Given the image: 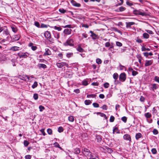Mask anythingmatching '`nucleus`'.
I'll list each match as a JSON object with an SVG mask.
<instances>
[{"label": "nucleus", "mask_w": 159, "mask_h": 159, "mask_svg": "<svg viewBox=\"0 0 159 159\" xmlns=\"http://www.w3.org/2000/svg\"><path fill=\"white\" fill-rule=\"evenodd\" d=\"M153 132L154 134L156 135L158 134V131L156 129H154L153 130Z\"/></svg>", "instance_id": "obj_62"}, {"label": "nucleus", "mask_w": 159, "mask_h": 159, "mask_svg": "<svg viewBox=\"0 0 159 159\" xmlns=\"http://www.w3.org/2000/svg\"><path fill=\"white\" fill-rule=\"evenodd\" d=\"M48 27V25H45L43 23L41 24L40 25V28H47Z\"/></svg>", "instance_id": "obj_43"}, {"label": "nucleus", "mask_w": 159, "mask_h": 159, "mask_svg": "<svg viewBox=\"0 0 159 159\" xmlns=\"http://www.w3.org/2000/svg\"><path fill=\"white\" fill-rule=\"evenodd\" d=\"M38 66L40 68H43V69L46 68L47 67L46 66L43 64H38Z\"/></svg>", "instance_id": "obj_22"}, {"label": "nucleus", "mask_w": 159, "mask_h": 159, "mask_svg": "<svg viewBox=\"0 0 159 159\" xmlns=\"http://www.w3.org/2000/svg\"><path fill=\"white\" fill-rule=\"evenodd\" d=\"M51 54V52L50 50L48 48L45 49V52L44 53V55H49Z\"/></svg>", "instance_id": "obj_21"}, {"label": "nucleus", "mask_w": 159, "mask_h": 159, "mask_svg": "<svg viewBox=\"0 0 159 159\" xmlns=\"http://www.w3.org/2000/svg\"><path fill=\"white\" fill-rule=\"evenodd\" d=\"M109 84L108 83L106 82L104 84V86L105 88H107L109 87Z\"/></svg>", "instance_id": "obj_54"}, {"label": "nucleus", "mask_w": 159, "mask_h": 159, "mask_svg": "<svg viewBox=\"0 0 159 159\" xmlns=\"http://www.w3.org/2000/svg\"><path fill=\"white\" fill-rule=\"evenodd\" d=\"M115 133L117 134H119L120 133L117 127H115L113 129V133L114 134Z\"/></svg>", "instance_id": "obj_28"}, {"label": "nucleus", "mask_w": 159, "mask_h": 159, "mask_svg": "<svg viewBox=\"0 0 159 159\" xmlns=\"http://www.w3.org/2000/svg\"><path fill=\"white\" fill-rule=\"evenodd\" d=\"M54 29L56 30H57L58 31H61L62 30V28H61L60 27H58L56 26H55L53 27Z\"/></svg>", "instance_id": "obj_41"}, {"label": "nucleus", "mask_w": 159, "mask_h": 159, "mask_svg": "<svg viewBox=\"0 0 159 159\" xmlns=\"http://www.w3.org/2000/svg\"><path fill=\"white\" fill-rule=\"evenodd\" d=\"M63 127H59L58 129V131L59 133L62 132L63 131Z\"/></svg>", "instance_id": "obj_47"}, {"label": "nucleus", "mask_w": 159, "mask_h": 159, "mask_svg": "<svg viewBox=\"0 0 159 159\" xmlns=\"http://www.w3.org/2000/svg\"><path fill=\"white\" fill-rule=\"evenodd\" d=\"M123 139L124 140L128 141L129 142H131V141L130 136L128 134H125L124 135Z\"/></svg>", "instance_id": "obj_12"}, {"label": "nucleus", "mask_w": 159, "mask_h": 159, "mask_svg": "<svg viewBox=\"0 0 159 159\" xmlns=\"http://www.w3.org/2000/svg\"><path fill=\"white\" fill-rule=\"evenodd\" d=\"M96 139L98 142L99 143L101 142L102 139V137L100 135H96Z\"/></svg>", "instance_id": "obj_19"}, {"label": "nucleus", "mask_w": 159, "mask_h": 159, "mask_svg": "<svg viewBox=\"0 0 159 159\" xmlns=\"http://www.w3.org/2000/svg\"><path fill=\"white\" fill-rule=\"evenodd\" d=\"M98 113L100 114V116L101 117H104L106 119H107V117L106 115L104 113L101 112H98Z\"/></svg>", "instance_id": "obj_34"}, {"label": "nucleus", "mask_w": 159, "mask_h": 159, "mask_svg": "<svg viewBox=\"0 0 159 159\" xmlns=\"http://www.w3.org/2000/svg\"><path fill=\"white\" fill-rule=\"evenodd\" d=\"M34 25L37 27L38 28H40V25L39 22L37 21H35L34 23Z\"/></svg>", "instance_id": "obj_40"}, {"label": "nucleus", "mask_w": 159, "mask_h": 159, "mask_svg": "<svg viewBox=\"0 0 159 159\" xmlns=\"http://www.w3.org/2000/svg\"><path fill=\"white\" fill-rule=\"evenodd\" d=\"M59 11L62 14H64L66 12V10L62 8L59 9Z\"/></svg>", "instance_id": "obj_35"}, {"label": "nucleus", "mask_w": 159, "mask_h": 159, "mask_svg": "<svg viewBox=\"0 0 159 159\" xmlns=\"http://www.w3.org/2000/svg\"><path fill=\"white\" fill-rule=\"evenodd\" d=\"M53 145L54 146V147H56L58 148L61 149H62L61 148L60 146V145L57 142L55 143H54Z\"/></svg>", "instance_id": "obj_36"}, {"label": "nucleus", "mask_w": 159, "mask_h": 159, "mask_svg": "<svg viewBox=\"0 0 159 159\" xmlns=\"http://www.w3.org/2000/svg\"><path fill=\"white\" fill-rule=\"evenodd\" d=\"M68 120L71 122L74 121V117L72 116H70L68 117Z\"/></svg>", "instance_id": "obj_33"}, {"label": "nucleus", "mask_w": 159, "mask_h": 159, "mask_svg": "<svg viewBox=\"0 0 159 159\" xmlns=\"http://www.w3.org/2000/svg\"><path fill=\"white\" fill-rule=\"evenodd\" d=\"M28 54L27 53H19V55L20 58L22 57L25 58L27 56Z\"/></svg>", "instance_id": "obj_14"}, {"label": "nucleus", "mask_w": 159, "mask_h": 159, "mask_svg": "<svg viewBox=\"0 0 159 159\" xmlns=\"http://www.w3.org/2000/svg\"><path fill=\"white\" fill-rule=\"evenodd\" d=\"M52 33L54 36V37L55 38L57 39H58L60 38V35L59 33L54 30H53L52 31Z\"/></svg>", "instance_id": "obj_13"}, {"label": "nucleus", "mask_w": 159, "mask_h": 159, "mask_svg": "<svg viewBox=\"0 0 159 159\" xmlns=\"http://www.w3.org/2000/svg\"><path fill=\"white\" fill-rule=\"evenodd\" d=\"M145 31H146L147 33L151 34H153L152 31L150 30H145Z\"/></svg>", "instance_id": "obj_60"}, {"label": "nucleus", "mask_w": 159, "mask_h": 159, "mask_svg": "<svg viewBox=\"0 0 159 159\" xmlns=\"http://www.w3.org/2000/svg\"><path fill=\"white\" fill-rule=\"evenodd\" d=\"M116 46L115 45L113 44V43H111V44H110V48H109V49L110 50V51H111L112 52H114V51L113 52H112V49H114V48L115 47H116Z\"/></svg>", "instance_id": "obj_23"}, {"label": "nucleus", "mask_w": 159, "mask_h": 159, "mask_svg": "<svg viewBox=\"0 0 159 159\" xmlns=\"http://www.w3.org/2000/svg\"><path fill=\"white\" fill-rule=\"evenodd\" d=\"M80 152V149L78 148H76L74 150V152L75 154H78Z\"/></svg>", "instance_id": "obj_25"}, {"label": "nucleus", "mask_w": 159, "mask_h": 159, "mask_svg": "<svg viewBox=\"0 0 159 159\" xmlns=\"http://www.w3.org/2000/svg\"><path fill=\"white\" fill-rule=\"evenodd\" d=\"M116 44L117 46L119 47L122 46V44L121 43L118 41L116 42Z\"/></svg>", "instance_id": "obj_46"}, {"label": "nucleus", "mask_w": 159, "mask_h": 159, "mask_svg": "<svg viewBox=\"0 0 159 159\" xmlns=\"http://www.w3.org/2000/svg\"><path fill=\"white\" fill-rule=\"evenodd\" d=\"M125 10L126 8L125 7L123 6H121L117 9L116 11L117 12H121L125 11Z\"/></svg>", "instance_id": "obj_17"}, {"label": "nucleus", "mask_w": 159, "mask_h": 159, "mask_svg": "<svg viewBox=\"0 0 159 159\" xmlns=\"http://www.w3.org/2000/svg\"><path fill=\"white\" fill-rule=\"evenodd\" d=\"M151 152L152 154H156L157 153V151L156 148H153L152 149Z\"/></svg>", "instance_id": "obj_45"}, {"label": "nucleus", "mask_w": 159, "mask_h": 159, "mask_svg": "<svg viewBox=\"0 0 159 159\" xmlns=\"http://www.w3.org/2000/svg\"><path fill=\"white\" fill-rule=\"evenodd\" d=\"M18 77L19 78L24 81H29L30 80V77L27 75H23L22 76L21 75H19Z\"/></svg>", "instance_id": "obj_7"}, {"label": "nucleus", "mask_w": 159, "mask_h": 159, "mask_svg": "<svg viewBox=\"0 0 159 159\" xmlns=\"http://www.w3.org/2000/svg\"><path fill=\"white\" fill-rule=\"evenodd\" d=\"M101 108L103 109L104 110H107V107L106 105H104L103 106L101 107Z\"/></svg>", "instance_id": "obj_64"}, {"label": "nucleus", "mask_w": 159, "mask_h": 159, "mask_svg": "<svg viewBox=\"0 0 159 159\" xmlns=\"http://www.w3.org/2000/svg\"><path fill=\"white\" fill-rule=\"evenodd\" d=\"M152 63V60L146 61V63L145 64V66H147L151 65Z\"/></svg>", "instance_id": "obj_20"}, {"label": "nucleus", "mask_w": 159, "mask_h": 159, "mask_svg": "<svg viewBox=\"0 0 159 159\" xmlns=\"http://www.w3.org/2000/svg\"><path fill=\"white\" fill-rule=\"evenodd\" d=\"M93 106L94 107L98 108V107H99V104L98 103H93Z\"/></svg>", "instance_id": "obj_52"}, {"label": "nucleus", "mask_w": 159, "mask_h": 159, "mask_svg": "<svg viewBox=\"0 0 159 159\" xmlns=\"http://www.w3.org/2000/svg\"><path fill=\"white\" fill-rule=\"evenodd\" d=\"M73 55V53L72 52L67 53L66 56L67 57L69 58L72 57Z\"/></svg>", "instance_id": "obj_44"}, {"label": "nucleus", "mask_w": 159, "mask_h": 159, "mask_svg": "<svg viewBox=\"0 0 159 159\" xmlns=\"http://www.w3.org/2000/svg\"><path fill=\"white\" fill-rule=\"evenodd\" d=\"M84 102L85 104L87 105H89L91 103V102L90 100H86L84 101Z\"/></svg>", "instance_id": "obj_39"}, {"label": "nucleus", "mask_w": 159, "mask_h": 159, "mask_svg": "<svg viewBox=\"0 0 159 159\" xmlns=\"http://www.w3.org/2000/svg\"><path fill=\"white\" fill-rule=\"evenodd\" d=\"M39 108L40 111H42L44 109V107L42 105L39 106Z\"/></svg>", "instance_id": "obj_57"}, {"label": "nucleus", "mask_w": 159, "mask_h": 159, "mask_svg": "<svg viewBox=\"0 0 159 159\" xmlns=\"http://www.w3.org/2000/svg\"><path fill=\"white\" fill-rule=\"evenodd\" d=\"M29 143V142L26 140H25L24 142V145L26 147L28 145Z\"/></svg>", "instance_id": "obj_58"}, {"label": "nucleus", "mask_w": 159, "mask_h": 159, "mask_svg": "<svg viewBox=\"0 0 159 159\" xmlns=\"http://www.w3.org/2000/svg\"><path fill=\"white\" fill-rule=\"evenodd\" d=\"M126 4L127 5L129 6H131L133 5V3L131 1L129 2V1H126Z\"/></svg>", "instance_id": "obj_42"}, {"label": "nucleus", "mask_w": 159, "mask_h": 159, "mask_svg": "<svg viewBox=\"0 0 159 159\" xmlns=\"http://www.w3.org/2000/svg\"><path fill=\"white\" fill-rule=\"evenodd\" d=\"M121 120L125 123H126L127 120V118L125 116H123L122 117Z\"/></svg>", "instance_id": "obj_49"}, {"label": "nucleus", "mask_w": 159, "mask_h": 159, "mask_svg": "<svg viewBox=\"0 0 159 159\" xmlns=\"http://www.w3.org/2000/svg\"><path fill=\"white\" fill-rule=\"evenodd\" d=\"M96 95L95 94H88L87 95V98H95Z\"/></svg>", "instance_id": "obj_51"}, {"label": "nucleus", "mask_w": 159, "mask_h": 159, "mask_svg": "<svg viewBox=\"0 0 159 159\" xmlns=\"http://www.w3.org/2000/svg\"><path fill=\"white\" fill-rule=\"evenodd\" d=\"M82 152L84 155L86 157H92L91 153L90 150L86 148H83Z\"/></svg>", "instance_id": "obj_5"}, {"label": "nucleus", "mask_w": 159, "mask_h": 159, "mask_svg": "<svg viewBox=\"0 0 159 159\" xmlns=\"http://www.w3.org/2000/svg\"><path fill=\"white\" fill-rule=\"evenodd\" d=\"M38 85V83L36 81H35L34 84L32 86V87L33 89H34L36 88Z\"/></svg>", "instance_id": "obj_37"}, {"label": "nucleus", "mask_w": 159, "mask_h": 159, "mask_svg": "<svg viewBox=\"0 0 159 159\" xmlns=\"http://www.w3.org/2000/svg\"><path fill=\"white\" fill-rule=\"evenodd\" d=\"M126 79V75L125 73H121L119 75V80L120 81L124 82Z\"/></svg>", "instance_id": "obj_8"}, {"label": "nucleus", "mask_w": 159, "mask_h": 159, "mask_svg": "<svg viewBox=\"0 0 159 159\" xmlns=\"http://www.w3.org/2000/svg\"><path fill=\"white\" fill-rule=\"evenodd\" d=\"M82 39H83V38H86L87 37L88 35V34L85 33H84L82 34Z\"/></svg>", "instance_id": "obj_56"}, {"label": "nucleus", "mask_w": 159, "mask_h": 159, "mask_svg": "<svg viewBox=\"0 0 159 159\" xmlns=\"http://www.w3.org/2000/svg\"><path fill=\"white\" fill-rule=\"evenodd\" d=\"M72 31V30L70 29L66 28L64 29L63 33L65 36L71 34Z\"/></svg>", "instance_id": "obj_9"}, {"label": "nucleus", "mask_w": 159, "mask_h": 159, "mask_svg": "<svg viewBox=\"0 0 159 159\" xmlns=\"http://www.w3.org/2000/svg\"><path fill=\"white\" fill-rule=\"evenodd\" d=\"M20 38V36L19 34H14L11 37L10 41L11 42L19 40Z\"/></svg>", "instance_id": "obj_6"}, {"label": "nucleus", "mask_w": 159, "mask_h": 159, "mask_svg": "<svg viewBox=\"0 0 159 159\" xmlns=\"http://www.w3.org/2000/svg\"><path fill=\"white\" fill-rule=\"evenodd\" d=\"M133 13L136 15H141L142 16H146L147 15L146 12H144L143 10L141 9H134L133 11Z\"/></svg>", "instance_id": "obj_2"}, {"label": "nucleus", "mask_w": 159, "mask_h": 159, "mask_svg": "<svg viewBox=\"0 0 159 159\" xmlns=\"http://www.w3.org/2000/svg\"><path fill=\"white\" fill-rule=\"evenodd\" d=\"M143 36L144 39H147L149 38V35L148 33H145L143 34Z\"/></svg>", "instance_id": "obj_27"}, {"label": "nucleus", "mask_w": 159, "mask_h": 159, "mask_svg": "<svg viewBox=\"0 0 159 159\" xmlns=\"http://www.w3.org/2000/svg\"><path fill=\"white\" fill-rule=\"evenodd\" d=\"M135 24L134 22H126V27L127 28H130L131 27V25H133Z\"/></svg>", "instance_id": "obj_16"}, {"label": "nucleus", "mask_w": 159, "mask_h": 159, "mask_svg": "<svg viewBox=\"0 0 159 159\" xmlns=\"http://www.w3.org/2000/svg\"><path fill=\"white\" fill-rule=\"evenodd\" d=\"M118 75L117 73H114L113 75V78L115 80H117L118 79Z\"/></svg>", "instance_id": "obj_38"}, {"label": "nucleus", "mask_w": 159, "mask_h": 159, "mask_svg": "<svg viewBox=\"0 0 159 159\" xmlns=\"http://www.w3.org/2000/svg\"><path fill=\"white\" fill-rule=\"evenodd\" d=\"M33 98L35 100H37L38 98V95L37 93L34 94Z\"/></svg>", "instance_id": "obj_50"}, {"label": "nucleus", "mask_w": 159, "mask_h": 159, "mask_svg": "<svg viewBox=\"0 0 159 159\" xmlns=\"http://www.w3.org/2000/svg\"><path fill=\"white\" fill-rule=\"evenodd\" d=\"M142 134L140 133H137L136 134L135 136V138L137 140L139 138L141 137Z\"/></svg>", "instance_id": "obj_30"}, {"label": "nucleus", "mask_w": 159, "mask_h": 159, "mask_svg": "<svg viewBox=\"0 0 159 159\" xmlns=\"http://www.w3.org/2000/svg\"><path fill=\"white\" fill-rule=\"evenodd\" d=\"M144 115L147 118H149L152 116V115L149 112H147L145 113Z\"/></svg>", "instance_id": "obj_31"}, {"label": "nucleus", "mask_w": 159, "mask_h": 159, "mask_svg": "<svg viewBox=\"0 0 159 159\" xmlns=\"http://www.w3.org/2000/svg\"><path fill=\"white\" fill-rule=\"evenodd\" d=\"M44 35L46 39L49 41L52 42L54 41L53 39L51 37V33L49 31H45Z\"/></svg>", "instance_id": "obj_3"}, {"label": "nucleus", "mask_w": 159, "mask_h": 159, "mask_svg": "<svg viewBox=\"0 0 159 159\" xmlns=\"http://www.w3.org/2000/svg\"><path fill=\"white\" fill-rule=\"evenodd\" d=\"M29 46L31 47V49L33 51L36 50L37 48L36 46L33 45V43H30L29 44Z\"/></svg>", "instance_id": "obj_18"}, {"label": "nucleus", "mask_w": 159, "mask_h": 159, "mask_svg": "<svg viewBox=\"0 0 159 159\" xmlns=\"http://www.w3.org/2000/svg\"><path fill=\"white\" fill-rule=\"evenodd\" d=\"M19 48L16 46H14L11 48V50L12 51H17L19 50Z\"/></svg>", "instance_id": "obj_29"}, {"label": "nucleus", "mask_w": 159, "mask_h": 159, "mask_svg": "<svg viewBox=\"0 0 159 159\" xmlns=\"http://www.w3.org/2000/svg\"><path fill=\"white\" fill-rule=\"evenodd\" d=\"M82 84L84 85H87L88 84V81L86 80H83L82 82Z\"/></svg>", "instance_id": "obj_59"}, {"label": "nucleus", "mask_w": 159, "mask_h": 159, "mask_svg": "<svg viewBox=\"0 0 159 159\" xmlns=\"http://www.w3.org/2000/svg\"><path fill=\"white\" fill-rule=\"evenodd\" d=\"M115 117L113 116H111L110 119V122H113L114 121Z\"/></svg>", "instance_id": "obj_53"}, {"label": "nucleus", "mask_w": 159, "mask_h": 159, "mask_svg": "<svg viewBox=\"0 0 159 159\" xmlns=\"http://www.w3.org/2000/svg\"><path fill=\"white\" fill-rule=\"evenodd\" d=\"M91 36L92 37V39L93 40L96 39L97 37V35L95 33H93L91 34Z\"/></svg>", "instance_id": "obj_32"}, {"label": "nucleus", "mask_w": 159, "mask_h": 159, "mask_svg": "<svg viewBox=\"0 0 159 159\" xmlns=\"http://www.w3.org/2000/svg\"><path fill=\"white\" fill-rule=\"evenodd\" d=\"M70 2L73 6L75 7H80L81 6L80 3L77 2L74 0H70Z\"/></svg>", "instance_id": "obj_11"}, {"label": "nucleus", "mask_w": 159, "mask_h": 159, "mask_svg": "<svg viewBox=\"0 0 159 159\" xmlns=\"http://www.w3.org/2000/svg\"><path fill=\"white\" fill-rule=\"evenodd\" d=\"M64 46H73L74 45V42L73 40L70 38H68L66 41L63 43Z\"/></svg>", "instance_id": "obj_4"}, {"label": "nucleus", "mask_w": 159, "mask_h": 159, "mask_svg": "<svg viewBox=\"0 0 159 159\" xmlns=\"http://www.w3.org/2000/svg\"><path fill=\"white\" fill-rule=\"evenodd\" d=\"M77 50L80 52H82L84 51V49L81 47L80 45H79L76 48Z\"/></svg>", "instance_id": "obj_24"}, {"label": "nucleus", "mask_w": 159, "mask_h": 159, "mask_svg": "<svg viewBox=\"0 0 159 159\" xmlns=\"http://www.w3.org/2000/svg\"><path fill=\"white\" fill-rule=\"evenodd\" d=\"M11 28L12 31L14 33H16L17 32V29L15 26H11Z\"/></svg>", "instance_id": "obj_26"}, {"label": "nucleus", "mask_w": 159, "mask_h": 159, "mask_svg": "<svg viewBox=\"0 0 159 159\" xmlns=\"http://www.w3.org/2000/svg\"><path fill=\"white\" fill-rule=\"evenodd\" d=\"M152 87L150 89H152L153 91H155L154 90L157 89L158 88V85L155 84H152Z\"/></svg>", "instance_id": "obj_15"}, {"label": "nucleus", "mask_w": 159, "mask_h": 159, "mask_svg": "<svg viewBox=\"0 0 159 159\" xmlns=\"http://www.w3.org/2000/svg\"><path fill=\"white\" fill-rule=\"evenodd\" d=\"M40 131L42 134L43 135V136L45 135L46 134L44 131V129H41L40 130Z\"/></svg>", "instance_id": "obj_61"}, {"label": "nucleus", "mask_w": 159, "mask_h": 159, "mask_svg": "<svg viewBox=\"0 0 159 159\" xmlns=\"http://www.w3.org/2000/svg\"><path fill=\"white\" fill-rule=\"evenodd\" d=\"M57 65L59 68H62L64 66H68L66 63L64 62H58L57 63Z\"/></svg>", "instance_id": "obj_10"}, {"label": "nucleus", "mask_w": 159, "mask_h": 159, "mask_svg": "<svg viewBox=\"0 0 159 159\" xmlns=\"http://www.w3.org/2000/svg\"><path fill=\"white\" fill-rule=\"evenodd\" d=\"M1 36L3 38H7L10 39L11 38L10 33L7 29H3V31L1 34Z\"/></svg>", "instance_id": "obj_1"}, {"label": "nucleus", "mask_w": 159, "mask_h": 159, "mask_svg": "<svg viewBox=\"0 0 159 159\" xmlns=\"http://www.w3.org/2000/svg\"><path fill=\"white\" fill-rule=\"evenodd\" d=\"M47 132L49 134L51 135L52 134V130L51 129H48Z\"/></svg>", "instance_id": "obj_48"}, {"label": "nucleus", "mask_w": 159, "mask_h": 159, "mask_svg": "<svg viewBox=\"0 0 159 159\" xmlns=\"http://www.w3.org/2000/svg\"><path fill=\"white\" fill-rule=\"evenodd\" d=\"M132 75L134 76L136 75L138 73V72L134 70L132 71Z\"/></svg>", "instance_id": "obj_55"}, {"label": "nucleus", "mask_w": 159, "mask_h": 159, "mask_svg": "<svg viewBox=\"0 0 159 159\" xmlns=\"http://www.w3.org/2000/svg\"><path fill=\"white\" fill-rule=\"evenodd\" d=\"M154 80L155 81L159 83V77L157 76H155L154 78Z\"/></svg>", "instance_id": "obj_63"}]
</instances>
